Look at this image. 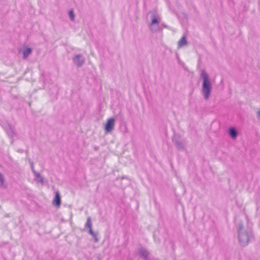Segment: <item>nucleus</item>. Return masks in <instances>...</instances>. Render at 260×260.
<instances>
[{"label": "nucleus", "mask_w": 260, "mask_h": 260, "mask_svg": "<svg viewBox=\"0 0 260 260\" xmlns=\"http://www.w3.org/2000/svg\"><path fill=\"white\" fill-rule=\"evenodd\" d=\"M98 233H96L94 234V236H92V237L94 238V242L95 243H97L99 242V239L98 238H97V235H98Z\"/></svg>", "instance_id": "nucleus-17"}, {"label": "nucleus", "mask_w": 260, "mask_h": 260, "mask_svg": "<svg viewBox=\"0 0 260 260\" xmlns=\"http://www.w3.org/2000/svg\"><path fill=\"white\" fill-rule=\"evenodd\" d=\"M29 163L30 165L31 171L33 172V173L34 174L35 176H36V178H40V179L39 180H38V181L39 182L40 184L43 185L44 183V180L43 177L41 176L40 174L39 173L37 172L35 170L34 166V163L32 161H31L30 160L29 161Z\"/></svg>", "instance_id": "nucleus-8"}, {"label": "nucleus", "mask_w": 260, "mask_h": 260, "mask_svg": "<svg viewBox=\"0 0 260 260\" xmlns=\"http://www.w3.org/2000/svg\"><path fill=\"white\" fill-rule=\"evenodd\" d=\"M200 77L203 80L202 93L205 100H208L212 90V84L209 75L204 70L201 71Z\"/></svg>", "instance_id": "nucleus-2"}, {"label": "nucleus", "mask_w": 260, "mask_h": 260, "mask_svg": "<svg viewBox=\"0 0 260 260\" xmlns=\"http://www.w3.org/2000/svg\"><path fill=\"white\" fill-rule=\"evenodd\" d=\"M138 252L139 256L144 259L147 260L149 258L150 252L147 250L146 248L141 247L138 249Z\"/></svg>", "instance_id": "nucleus-6"}, {"label": "nucleus", "mask_w": 260, "mask_h": 260, "mask_svg": "<svg viewBox=\"0 0 260 260\" xmlns=\"http://www.w3.org/2000/svg\"><path fill=\"white\" fill-rule=\"evenodd\" d=\"M73 60L74 63L76 64L78 67H81L82 66L85 61L84 58L81 54L76 55L73 58Z\"/></svg>", "instance_id": "nucleus-5"}, {"label": "nucleus", "mask_w": 260, "mask_h": 260, "mask_svg": "<svg viewBox=\"0 0 260 260\" xmlns=\"http://www.w3.org/2000/svg\"><path fill=\"white\" fill-rule=\"evenodd\" d=\"M40 179V178H36V177L35 176L34 180L37 181V182H38V181ZM39 183H40V182H39Z\"/></svg>", "instance_id": "nucleus-19"}, {"label": "nucleus", "mask_w": 260, "mask_h": 260, "mask_svg": "<svg viewBox=\"0 0 260 260\" xmlns=\"http://www.w3.org/2000/svg\"><path fill=\"white\" fill-rule=\"evenodd\" d=\"M257 115L259 117H260V111L257 112Z\"/></svg>", "instance_id": "nucleus-21"}, {"label": "nucleus", "mask_w": 260, "mask_h": 260, "mask_svg": "<svg viewBox=\"0 0 260 260\" xmlns=\"http://www.w3.org/2000/svg\"><path fill=\"white\" fill-rule=\"evenodd\" d=\"M92 227L91 219L90 217H88L87 219L86 223L85 224V228L90 229Z\"/></svg>", "instance_id": "nucleus-15"}, {"label": "nucleus", "mask_w": 260, "mask_h": 260, "mask_svg": "<svg viewBox=\"0 0 260 260\" xmlns=\"http://www.w3.org/2000/svg\"><path fill=\"white\" fill-rule=\"evenodd\" d=\"M187 44V41L185 36H183L178 42V47L181 48Z\"/></svg>", "instance_id": "nucleus-13"}, {"label": "nucleus", "mask_w": 260, "mask_h": 260, "mask_svg": "<svg viewBox=\"0 0 260 260\" xmlns=\"http://www.w3.org/2000/svg\"><path fill=\"white\" fill-rule=\"evenodd\" d=\"M5 129L7 135L10 138L12 139L16 135L14 129L9 123L7 124V125Z\"/></svg>", "instance_id": "nucleus-9"}, {"label": "nucleus", "mask_w": 260, "mask_h": 260, "mask_svg": "<svg viewBox=\"0 0 260 260\" xmlns=\"http://www.w3.org/2000/svg\"><path fill=\"white\" fill-rule=\"evenodd\" d=\"M238 238L241 246L244 247L248 245L253 239L252 230L247 226H244L242 223L238 224Z\"/></svg>", "instance_id": "nucleus-1"}, {"label": "nucleus", "mask_w": 260, "mask_h": 260, "mask_svg": "<svg viewBox=\"0 0 260 260\" xmlns=\"http://www.w3.org/2000/svg\"><path fill=\"white\" fill-rule=\"evenodd\" d=\"M32 53V49L30 48H26L22 51L23 59H26L28 56Z\"/></svg>", "instance_id": "nucleus-12"}, {"label": "nucleus", "mask_w": 260, "mask_h": 260, "mask_svg": "<svg viewBox=\"0 0 260 260\" xmlns=\"http://www.w3.org/2000/svg\"><path fill=\"white\" fill-rule=\"evenodd\" d=\"M89 233L90 235H91L92 236H94V234L95 233V232H93L92 228L89 229Z\"/></svg>", "instance_id": "nucleus-18"}, {"label": "nucleus", "mask_w": 260, "mask_h": 260, "mask_svg": "<svg viewBox=\"0 0 260 260\" xmlns=\"http://www.w3.org/2000/svg\"><path fill=\"white\" fill-rule=\"evenodd\" d=\"M151 21L149 25L150 31L154 33L156 32L159 30V23L160 21L159 16L155 14L152 13L151 15Z\"/></svg>", "instance_id": "nucleus-3"}, {"label": "nucleus", "mask_w": 260, "mask_h": 260, "mask_svg": "<svg viewBox=\"0 0 260 260\" xmlns=\"http://www.w3.org/2000/svg\"><path fill=\"white\" fill-rule=\"evenodd\" d=\"M114 125L115 119L113 118L109 119L105 125V130L107 132H111L114 128Z\"/></svg>", "instance_id": "nucleus-7"}, {"label": "nucleus", "mask_w": 260, "mask_h": 260, "mask_svg": "<svg viewBox=\"0 0 260 260\" xmlns=\"http://www.w3.org/2000/svg\"><path fill=\"white\" fill-rule=\"evenodd\" d=\"M53 204L56 207H59L61 204V198L59 191L55 192V196L53 200Z\"/></svg>", "instance_id": "nucleus-10"}, {"label": "nucleus", "mask_w": 260, "mask_h": 260, "mask_svg": "<svg viewBox=\"0 0 260 260\" xmlns=\"http://www.w3.org/2000/svg\"><path fill=\"white\" fill-rule=\"evenodd\" d=\"M5 179L3 174L0 172V187L6 188L7 186L5 184Z\"/></svg>", "instance_id": "nucleus-14"}, {"label": "nucleus", "mask_w": 260, "mask_h": 260, "mask_svg": "<svg viewBox=\"0 0 260 260\" xmlns=\"http://www.w3.org/2000/svg\"><path fill=\"white\" fill-rule=\"evenodd\" d=\"M69 17H70L71 20L72 21H74V18H75V15H74V12H73V11L72 10H71L69 11Z\"/></svg>", "instance_id": "nucleus-16"}, {"label": "nucleus", "mask_w": 260, "mask_h": 260, "mask_svg": "<svg viewBox=\"0 0 260 260\" xmlns=\"http://www.w3.org/2000/svg\"><path fill=\"white\" fill-rule=\"evenodd\" d=\"M229 135L232 139H236L238 136V133L234 127H230L229 131Z\"/></svg>", "instance_id": "nucleus-11"}, {"label": "nucleus", "mask_w": 260, "mask_h": 260, "mask_svg": "<svg viewBox=\"0 0 260 260\" xmlns=\"http://www.w3.org/2000/svg\"><path fill=\"white\" fill-rule=\"evenodd\" d=\"M172 140L178 150H183L185 149V143L179 138L174 137Z\"/></svg>", "instance_id": "nucleus-4"}, {"label": "nucleus", "mask_w": 260, "mask_h": 260, "mask_svg": "<svg viewBox=\"0 0 260 260\" xmlns=\"http://www.w3.org/2000/svg\"><path fill=\"white\" fill-rule=\"evenodd\" d=\"M162 25L165 28H169V27L168 26H167L166 24H164V23H162Z\"/></svg>", "instance_id": "nucleus-20"}]
</instances>
